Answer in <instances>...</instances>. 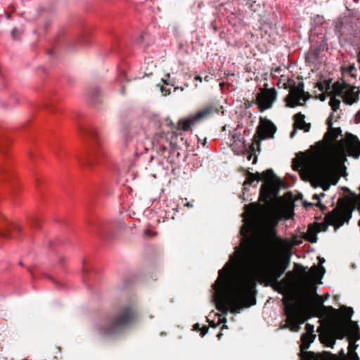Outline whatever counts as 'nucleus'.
<instances>
[{"instance_id": "9b49d317", "label": "nucleus", "mask_w": 360, "mask_h": 360, "mask_svg": "<svg viewBox=\"0 0 360 360\" xmlns=\"http://www.w3.org/2000/svg\"><path fill=\"white\" fill-rule=\"evenodd\" d=\"M294 160L293 169L295 170H299L302 169L309 174H314L317 172V169L315 165V160L313 157L307 155L303 153H300L297 155V164H295Z\"/></svg>"}, {"instance_id": "0e129e2a", "label": "nucleus", "mask_w": 360, "mask_h": 360, "mask_svg": "<svg viewBox=\"0 0 360 360\" xmlns=\"http://www.w3.org/2000/svg\"><path fill=\"white\" fill-rule=\"evenodd\" d=\"M301 243H302V241H301V240H298V241H295V245H300Z\"/></svg>"}, {"instance_id": "b1692460", "label": "nucleus", "mask_w": 360, "mask_h": 360, "mask_svg": "<svg viewBox=\"0 0 360 360\" xmlns=\"http://www.w3.org/2000/svg\"><path fill=\"white\" fill-rule=\"evenodd\" d=\"M89 95H90L91 101L93 103L100 102V98H101V91L98 88H93L90 91Z\"/></svg>"}, {"instance_id": "13d9d810", "label": "nucleus", "mask_w": 360, "mask_h": 360, "mask_svg": "<svg viewBox=\"0 0 360 360\" xmlns=\"http://www.w3.org/2000/svg\"><path fill=\"white\" fill-rule=\"evenodd\" d=\"M194 328L195 330H200V325L199 323H196L194 325Z\"/></svg>"}, {"instance_id": "20e7f679", "label": "nucleus", "mask_w": 360, "mask_h": 360, "mask_svg": "<svg viewBox=\"0 0 360 360\" xmlns=\"http://www.w3.org/2000/svg\"><path fill=\"white\" fill-rule=\"evenodd\" d=\"M137 319L136 308L127 304L120 307L114 314L108 316L103 323L96 326L99 335L110 338L120 334Z\"/></svg>"}, {"instance_id": "f03ea898", "label": "nucleus", "mask_w": 360, "mask_h": 360, "mask_svg": "<svg viewBox=\"0 0 360 360\" xmlns=\"http://www.w3.org/2000/svg\"><path fill=\"white\" fill-rule=\"evenodd\" d=\"M231 266L228 262L219 271V276L212 288L214 290L213 300L216 308L222 314L240 313L243 308L256 304L255 281L250 276L240 274L230 280Z\"/></svg>"}, {"instance_id": "cd10ccee", "label": "nucleus", "mask_w": 360, "mask_h": 360, "mask_svg": "<svg viewBox=\"0 0 360 360\" xmlns=\"http://www.w3.org/2000/svg\"><path fill=\"white\" fill-rule=\"evenodd\" d=\"M84 132L87 134L89 136H91L95 141V143H99L98 134L95 129H84Z\"/></svg>"}, {"instance_id": "0eeeda50", "label": "nucleus", "mask_w": 360, "mask_h": 360, "mask_svg": "<svg viewBox=\"0 0 360 360\" xmlns=\"http://www.w3.org/2000/svg\"><path fill=\"white\" fill-rule=\"evenodd\" d=\"M276 127L269 120L260 117L259 124L257 127L253 141L256 143L258 150H260V141L266 139L274 138Z\"/></svg>"}, {"instance_id": "39448f33", "label": "nucleus", "mask_w": 360, "mask_h": 360, "mask_svg": "<svg viewBox=\"0 0 360 360\" xmlns=\"http://www.w3.org/2000/svg\"><path fill=\"white\" fill-rule=\"evenodd\" d=\"M285 305L284 314L286 316L285 323L281 325V328H288L291 331L298 332L300 330V325L303 323L304 320L301 319L300 304L294 301L292 297L284 298L283 300Z\"/></svg>"}, {"instance_id": "8fccbe9b", "label": "nucleus", "mask_w": 360, "mask_h": 360, "mask_svg": "<svg viewBox=\"0 0 360 360\" xmlns=\"http://www.w3.org/2000/svg\"><path fill=\"white\" fill-rule=\"evenodd\" d=\"M296 132H297V128L294 127L292 131H291V133H290V137L292 138L295 135Z\"/></svg>"}, {"instance_id": "a211bd4d", "label": "nucleus", "mask_w": 360, "mask_h": 360, "mask_svg": "<svg viewBox=\"0 0 360 360\" xmlns=\"http://www.w3.org/2000/svg\"><path fill=\"white\" fill-rule=\"evenodd\" d=\"M340 321L343 324L345 330V337L348 335L350 338H353L354 341H356L360 338L359 336V328L356 323L352 321L345 322L340 319Z\"/></svg>"}, {"instance_id": "4468645a", "label": "nucleus", "mask_w": 360, "mask_h": 360, "mask_svg": "<svg viewBox=\"0 0 360 360\" xmlns=\"http://www.w3.org/2000/svg\"><path fill=\"white\" fill-rule=\"evenodd\" d=\"M105 150L101 148L100 150L95 149L94 153L86 159L79 158V163L84 167H86L89 169H92L94 165H98L102 158L105 155Z\"/></svg>"}, {"instance_id": "a878e982", "label": "nucleus", "mask_w": 360, "mask_h": 360, "mask_svg": "<svg viewBox=\"0 0 360 360\" xmlns=\"http://www.w3.org/2000/svg\"><path fill=\"white\" fill-rule=\"evenodd\" d=\"M316 86L319 88V89L323 92L325 90L328 91L330 89V80L325 81L324 83L317 82Z\"/></svg>"}, {"instance_id": "c85d7f7f", "label": "nucleus", "mask_w": 360, "mask_h": 360, "mask_svg": "<svg viewBox=\"0 0 360 360\" xmlns=\"http://www.w3.org/2000/svg\"><path fill=\"white\" fill-rule=\"evenodd\" d=\"M329 104L333 111H337L340 108V101L337 99L335 96H333L330 98Z\"/></svg>"}, {"instance_id": "f8f14e48", "label": "nucleus", "mask_w": 360, "mask_h": 360, "mask_svg": "<svg viewBox=\"0 0 360 360\" xmlns=\"http://www.w3.org/2000/svg\"><path fill=\"white\" fill-rule=\"evenodd\" d=\"M224 115L223 107L218 103H210L204 106L194 115V120L198 122L211 117L215 114Z\"/></svg>"}, {"instance_id": "f257e3e1", "label": "nucleus", "mask_w": 360, "mask_h": 360, "mask_svg": "<svg viewBox=\"0 0 360 360\" xmlns=\"http://www.w3.org/2000/svg\"><path fill=\"white\" fill-rule=\"evenodd\" d=\"M244 185L251 186L255 181H262L264 184L260 188V200L269 206L250 203L246 206V212L251 221V225H244L240 231L246 236L251 226L263 227L259 234L246 239V244L240 253L236 255L238 265L248 268L257 276L270 283H277L288 267L290 257L281 256V252L288 245V242L278 236L276 226L280 217L271 223L273 217L270 204L278 197L283 181L276 176L272 169L263 173H252L248 171Z\"/></svg>"}, {"instance_id": "f704fd0d", "label": "nucleus", "mask_w": 360, "mask_h": 360, "mask_svg": "<svg viewBox=\"0 0 360 360\" xmlns=\"http://www.w3.org/2000/svg\"><path fill=\"white\" fill-rule=\"evenodd\" d=\"M20 34H21V32L18 28L15 27L13 29V30L11 32V36L14 40L18 39Z\"/></svg>"}, {"instance_id": "6e6552de", "label": "nucleus", "mask_w": 360, "mask_h": 360, "mask_svg": "<svg viewBox=\"0 0 360 360\" xmlns=\"http://www.w3.org/2000/svg\"><path fill=\"white\" fill-rule=\"evenodd\" d=\"M311 341L302 342L300 348V360H338V356L330 352H323L322 353H315L308 352L307 349L309 347Z\"/></svg>"}, {"instance_id": "c756f323", "label": "nucleus", "mask_w": 360, "mask_h": 360, "mask_svg": "<svg viewBox=\"0 0 360 360\" xmlns=\"http://www.w3.org/2000/svg\"><path fill=\"white\" fill-rule=\"evenodd\" d=\"M316 338V335L314 334H308V333H303L301 337V342H309L311 341V343L314 342V340Z\"/></svg>"}, {"instance_id": "72a5a7b5", "label": "nucleus", "mask_w": 360, "mask_h": 360, "mask_svg": "<svg viewBox=\"0 0 360 360\" xmlns=\"http://www.w3.org/2000/svg\"><path fill=\"white\" fill-rule=\"evenodd\" d=\"M356 341L354 340L353 338H349V345L348 347V353L355 352V349L357 347V345L355 343Z\"/></svg>"}, {"instance_id": "6ab92c4d", "label": "nucleus", "mask_w": 360, "mask_h": 360, "mask_svg": "<svg viewBox=\"0 0 360 360\" xmlns=\"http://www.w3.org/2000/svg\"><path fill=\"white\" fill-rule=\"evenodd\" d=\"M304 118H305V116H304V115L302 114V112H298V113L295 114L293 116V119L295 121L293 127L295 128L302 129L304 132H308L310 130L311 124L307 123L304 121Z\"/></svg>"}, {"instance_id": "2eb2a0df", "label": "nucleus", "mask_w": 360, "mask_h": 360, "mask_svg": "<svg viewBox=\"0 0 360 360\" xmlns=\"http://www.w3.org/2000/svg\"><path fill=\"white\" fill-rule=\"evenodd\" d=\"M295 269L297 271H300V274H302L304 277H307L309 274H310V276L313 278H321L323 276L326 271L323 266H318L314 265L310 269L309 272L307 273L306 271L307 268L302 266V264L297 263H295Z\"/></svg>"}, {"instance_id": "58836bf2", "label": "nucleus", "mask_w": 360, "mask_h": 360, "mask_svg": "<svg viewBox=\"0 0 360 360\" xmlns=\"http://www.w3.org/2000/svg\"><path fill=\"white\" fill-rule=\"evenodd\" d=\"M342 26H343V22H342V20H338L335 22V31L340 32L341 28L342 27Z\"/></svg>"}, {"instance_id": "ddd939ff", "label": "nucleus", "mask_w": 360, "mask_h": 360, "mask_svg": "<svg viewBox=\"0 0 360 360\" xmlns=\"http://www.w3.org/2000/svg\"><path fill=\"white\" fill-rule=\"evenodd\" d=\"M347 138L348 140H341L340 143H345L349 155L356 158L360 155V141L352 134Z\"/></svg>"}, {"instance_id": "69168bd1", "label": "nucleus", "mask_w": 360, "mask_h": 360, "mask_svg": "<svg viewBox=\"0 0 360 360\" xmlns=\"http://www.w3.org/2000/svg\"><path fill=\"white\" fill-rule=\"evenodd\" d=\"M323 190H327L328 188V186H324L323 187Z\"/></svg>"}, {"instance_id": "680f3d73", "label": "nucleus", "mask_w": 360, "mask_h": 360, "mask_svg": "<svg viewBox=\"0 0 360 360\" xmlns=\"http://www.w3.org/2000/svg\"><path fill=\"white\" fill-rule=\"evenodd\" d=\"M319 263H321V264H322L325 262V259L323 258L319 257Z\"/></svg>"}, {"instance_id": "7c9ffc66", "label": "nucleus", "mask_w": 360, "mask_h": 360, "mask_svg": "<svg viewBox=\"0 0 360 360\" xmlns=\"http://www.w3.org/2000/svg\"><path fill=\"white\" fill-rule=\"evenodd\" d=\"M134 166V162L131 159H128L126 162H123L122 169L123 172H129Z\"/></svg>"}, {"instance_id": "a18cd8bd", "label": "nucleus", "mask_w": 360, "mask_h": 360, "mask_svg": "<svg viewBox=\"0 0 360 360\" xmlns=\"http://www.w3.org/2000/svg\"><path fill=\"white\" fill-rule=\"evenodd\" d=\"M291 81H292L291 79H289L288 82H285V83H284V84H283V88H284L285 89H289L290 90V88L292 86H291V85H290V82H291Z\"/></svg>"}, {"instance_id": "c9c22d12", "label": "nucleus", "mask_w": 360, "mask_h": 360, "mask_svg": "<svg viewBox=\"0 0 360 360\" xmlns=\"http://www.w3.org/2000/svg\"><path fill=\"white\" fill-rule=\"evenodd\" d=\"M311 98V95L309 92L304 91V94H300V98H299V102L300 101H303L304 102H306Z\"/></svg>"}, {"instance_id": "1a4fd4ad", "label": "nucleus", "mask_w": 360, "mask_h": 360, "mask_svg": "<svg viewBox=\"0 0 360 360\" xmlns=\"http://www.w3.org/2000/svg\"><path fill=\"white\" fill-rule=\"evenodd\" d=\"M277 91L274 88L261 89V92L256 96V101L259 112L269 109L272 107L274 102L276 100Z\"/></svg>"}, {"instance_id": "7ed1b4c3", "label": "nucleus", "mask_w": 360, "mask_h": 360, "mask_svg": "<svg viewBox=\"0 0 360 360\" xmlns=\"http://www.w3.org/2000/svg\"><path fill=\"white\" fill-rule=\"evenodd\" d=\"M316 287L311 285L309 288V292L316 297L313 307L317 313V316H327L324 330L319 335V340L322 344L328 347H333L336 340H342L345 337V330L343 324L340 321V312L331 306L323 304V300L316 294Z\"/></svg>"}, {"instance_id": "412c9836", "label": "nucleus", "mask_w": 360, "mask_h": 360, "mask_svg": "<svg viewBox=\"0 0 360 360\" xmlns=\"http://www.w3.org/2000/svg\"><path fill=\"white\" fill-rule=\"evenodd\" d=\"M196 122H198V121L194 120V115L189 118L180 120L177 124V129L188 131Z\"/></svg>"}, {"instance_id": "603ef678", "label": "nucleus", "mask_w": 360, "mask_h": 360, "mask_svg": "<svg viewBox=\"0 0 360 360\" xmlns=\"http://www.w3.org/2000/svg\"><path fill=\"white\" fill-rule=\"evenodd\" d=\"M355 70V68L354 66H350L349 68V72H350V75L352 76V77H355L353 74H352V71Z\"/></svg>"}, {"instance_id": "3c124183", "label": "nucleus", "mask_w": 360, "mask_h": 360, "mask_svg": "<svg viewBox=\"0 0 360 360\" xmlns=\"http://www.w3.org/2000/svg\"><path fill=\"white\" fill-rule=\"evenodd\" d=\"M226 321L227 320L225 317L219 318V323H225Z\"/></svg>"}, {"instance_id": "bb28decb", "label": "nucleus", "mask_w": 360, "mask_h": 360, "mask_svg": "<svg viewBox=\"0 0 360 360\" xmlns=\"http://www.w3.org/2000/svg\"><path fill=\"white\" fill-rule=\"evenodd\" d=\"M245 5L253 12H256L259 8V4L255 0H247Z\"/></svg>"}, {"instance_id": "338daca9", "label": "nucleus", "mask_w": 360, "mask_h": 360, "mask_svg": "<svg viewBox=\"0 0 360 360\" xmlns=\"http://www.w3.org/2000/svg\"><path fill=\"white\" fill-rule=\"evenodd\" d=\"M121 93H122V94H124V89L123 87H122V92H121Z\"/></svg>"}, {"instance_id": "5701e85b", "label": "nucleus", "mask_w": 360, "mask_h": 360, "mask_svg": "<svg viewBox=\"0 0 360 360\" xmlns=\"http://www.w3.org/2000/svg\"><path fill=\"white\" fill-rule=\"evenodd\" d=\"M317 230L316 229L309 226L307 234L304 236V239L310 243H316L317 241Z\"/></svg>"}, {"instance_id": "dca6fc26", "label": "nucleus", "mask_w": 360, "mask_h": 360, "mask_svg": "<svg viewBox=\"0 0 360 360\" xmlns=\"http://www.w3.org/2000/svg\"><path fill=\"white\" fill-rule=\"evenodd\" d=\"M138 133V129L133 126H127L123 129L124 144L127 148L129 145H134Z\"/></svg>"}, {"instance_id": "052dcab7", "label": "nucleus", "mask_w": 360, "mask_h": 360, "mask_svg": "<svg viewBox=\"0 0 360 360\" xmlns=\"http://www.w3.org/2000/svg\"><path fill=\"white\" fill-rule=\"evenodd\" d=\"M319 98H320V100L322 101H323L325 100V96L323 94L321 95Z\"/></svg>"}, {"instance_id": "de8ad7c7", "label": "nucleus", "mask_w": 360, "mask_h": 360, "mask_svg": "<svg viewBox=\"0 0 360 360\" xmlns=\"http://www.w3.org/2000/svg\"><path fill=\"white\" fill-rule=\"evenodd\" d=\"M0 236L4 238H10V235L8 232H3V231H1L0 232Z\"/></svg>"}, {"instance_id": "774afa93", "label": "nucleus", "mask_w": 360, "mask_h": 360, "mask_svg": "<svg viewBox=\"0 0 360 360\" xmlns=\"http://www.w3.org/2000/svg\"><path fill=\"white\" fill-rule=\"evenodd\" d=\"M291 274H292V272H290H290H288V273L287 274V276H290Z\"/></svg>"}, {"instance_id": "473e14b6", "label": "nucleus", "mask_w": 360, "mask_h": 360, "mask_svg": "<svg viewBox=\"0 0 360 360\" xmlns=\"http://www.w3.org/2000/svg\"><path fill=\"white\" fill-rule=\"evenodd\" d=\"M314 205H316V206H317V207H320V208H321V210L322 211H324V210H326L327 209V208H326V207L325 205H322V204L321 203V202H318L316 204H314V203H312V202H304V207L305 208L311 207H313V206H314Z\"/></svg>"}, {"instance_id": "49530a36", "label": "nucleus", "mask_w": 360, "mask_h": 360, "mask_svg": "<svg viewBox=\"0 0 360 360\" xmlns=\"http://www.w3.org/2000/svg\"><path fill=\"white\" fill-rule=\"evenodd\" d=\"M324 195H325V194H324L323 193H322L321 194V196H324ZM312 199H313V200H319H319H320V195H318V194H316H316H314V195H313V196H312Z\"/></svg>"}, {"instance_id": "9d476101", "label": "nucleus", "mask_w": 360, "mask_h": 360, "mask_svg": "<svg viewBox=\"0 0 360 360\" xmlns=\"http://www.w3.org/2000/svg\"><path fill=\"white\" fill-rule=\"evenodd\" d=\"M304 84L303 82H299L297 85H292L288 95L285 98L284 101L286 106L288 108H295L298 105H303L304 104L299 102L301 94H304Z\"/></svg>"}, {"instance_id": "79ce46f5", "label": "nucleus", "mask_w": 360, "mask_h": 360, "mask_svg": "<svg viewBox=\"0 0 360 360\" xmlns=\"http://www.w3.org/2000/svg\"><path fill=\"white\" fill-rule=\"evenodd\" d=\"M208 330H209V327L206 326H204L200 329V336L201 337H204L207 334V333L208 332Z\"/></svg>"}, {"instance_id": "37998d69", "label": "nucleus", "mask_w": 360, "mask_h": 360, "mask_svg": "<svg viewBox=\"0 0 360 360\" xmlns=\"http://www.w3.org/2000/svg\"><path fill=\"white\" fill-rule=\"evenodd\" d=\"M333 114H330V115L329 116V117L327 119V121H326V124L328 126V127L330 129H332V126H333Z\"/></svg>"}, {"instance_id": "bf43d9fd", "label": "nucleus", "mask_w": 360, "mask_h": 360, "mask_svg": "<svg viewBox=\"0 0 360 360\" xmlns=\"http://www.w3.org/2000/svg\"><path fill=\"white\" fill-rule=\"evenodd\" d=\"M340 354L343 357V358H345V352H344V350L342 349L340 352Z\"/></svg>"}, {"instance_id": "e2e57ef3", "label": "nucleus", "mask_w": 360, "mask_h": 360, "mask_svg": "<svg viewBox=\"0 0 360 360\" xmlns=\"http://www.w3.org/2000/svg\"><path fill=\"white\" fill-rule=\"evenodd\" d=\"M239 1V3H241V4H245L247 2V0H238Z\"/></svg>"}, {"instance_id": "4c0bfd02", "label": "nucleus", "mask_w": 360, "mask_h": 360, "mask_svg": "<svg viewBox=\"0 0 360 360\" xmlns=\"http://www.w3.org/2000/svg\"><path fill=\"white\" fill-rule=\"evenodd\" d=\"M32 226L34 229H38L40 227V221L37 218H33L32 219Z\"/></svg>"}, {"instance_id": "6e6d98bb", "label": "nucleus", "mask_w": 360, "mask_h": 360, "mask_svg": "<svg viewBox=\"0 0 360 360\" xmlns=\"http://www.w3.org/2000/svg\"><path fill=\"white\" fill-rule=\"evenodd\" d=\"M4 13L6 15V18L8 20L11 18V14L7 11H4Z\"/></svg>"}, {"instance_id": "ea45409f", "label": "nucleus", "mask_w": 360, "mask_h": 360, "mask_svg": "<svg viewBox=\"0 0 360 360\" xmlns=\"http://www.w3.org/2000/svg\"><path fill=\"white\" fill-rule=\"evenodd\" d=\"M160 90H161V92L162 93V94L165 96H167V95L170 94V93H171L170 88L168 89L167 87L162 86L160 88Z\"/></svg>"}, {"instance_id": "864d4df0", "label": "nucleus", "mask_w": 360, "mask_h": 360, "mask_svg": "<svg viewBox=\"0 0 360 360\" xmlns=\"http://www.w3.org/2000/svg\"><path fill=\"white\" fill-rule=\"evenodd\" d=\"M162 82L166 85H170V83L167 79H162ZM171 86H173V84H171Z\"/></svg>"}, {"instance_id": "a19ab883", "label": "nucleus", "mask_w": 360, "mask_h": 360, "mask_svg": "<svg viewBox=\"0 0 360 360\" xmlns=\"http://www.w3.org/2000/svg\"><path fill=\"white\" fill-rule=\"evenodd\" d=\"M144 234L146 236L152 237L155 236L157 233L149 229H147L144 231Z\"/></svg>"}, {"instance_id": "09e8293b", "label": "nucleus", "mask_w": 360, "mask_h": 360, "mask_svg": "<svg viewBox=\"0 0 360 360\" xmlns=\"http://www.w3.org/2000/svg\"><path fill=\"white\" fill-rule=\"evenodd\" d=\"M212 79V77L209 76V75H206L205 77H204V81L207 82H209L210 81H211Z\"/></svg>"}, {"instance_id": "2f4dec72", "label": "nucleus", "mask_w": 360, "mask_h": 360, "mask_svg": "<svg viewBox=\"0 0 360 360\" xmlns=\"http://www.w3.org/2000/svg\"><path fill=\"white\" fill-rule=\"evenodd\" d=\"M340 128H332L330 129V135L331 136V139L333 141L336 140V139L341 134Z\"/></svg>"}, {"instance_id": "f3484780", "label": "nucleus", "mask_w": 360, "mask_h": 360, "mask_svg": "<svg viewBox=\"0 0 360 360\" xmlns=\"http://www.w3.org/2000/svg\"><path fill=\"white\" fill-rule=\"evenodd\" d=\"M355 89L356 86L349 85V86L345 90L344 94L341 97L345 104L351 105L359 101L360 91H355Z\"/></svg>"}, {"instance_id": "5fc2aeb1", "label": "nucleus", "mask_w": 360, "mask_h": 360, "mask_svg": "<svg viewBox=\"0 0 360 360\" xmlns=\"http://www.w3.org/2000/svg\"><path fill=\"white\" fill-rule=\"evenodd\" d=\"M195 80H198V81H200V82L202 81V78L200 75H197V76L195 77Z\"/></svg>"}, {"instance_id": "423d86ee", "label": "nucleus", "mask_w": 360, "mask_h": 360, "mask_svg": "<svg viewBox=\"0 0 360 360\" xmlns=\"http://www.w3.org/2000/svg\"><path fill=\"white\" fill-rule=\"evenodd\" d=\"M351 217V213L345 210L335 208L328 212L325 217V223L317 224V232L326 231L328 225L334 226L335 229L342 226L345 221H348Z\"/></svg>"}, {"instance_id": "393cba45", "label": "nucleus", "mask_w": 360, "mask_h": 360, "mask_svg": "<svg viewBox=\"0 0 360 360\" xmlns=\"http://www.w3.org/2000/svg\"><path fill=\"white\" fill-rule=\"evenodd\" d=\"M255 145H257L255 142H254V141H252L251 146H250V150H251V153H249L248 155V157H247V159L248 160H250L252 158H254V160H253V162H252V164H256L257 163V156L255 154Z\"/></svg>"}, {"instance_id": "4d7b16f0", "label": "nucleus", "mask_w": 360, "mask_h": 360, "mask_svg": "<svg viewBox=\"0 0 360 360\" xmlns=\"http://www.w3.org/2000/svg\"><path fill=\"white\" fill-rule=\"evenodd\" d=\"M13 229L15 230H17V231H20V227L19 226H18V225H14Z\"/></svg>"}, {"instance_id": "aec40b11", "label": "nucleus", "mask_w": 360, "mask_h": 360, "mask_svg": "<svg viewBox=\"0 0 360 360\" xmlns=\"http://www.w3.org/2000/svg\"><path fill=\"white\" fill-rule=\"evenodd\" d=\"M349 86V84L338 81L333 84V91L330 93V96L341 97L344 94L345 90Z\"/></svg>"}, {"instance_id": "e433bc0d", "label": "nucleus", "mask_w": 360, "mask_h": 360, "mask_svg": "<svg viewBox=\"0 0 360 360\" xmlns=\"http://www.w3.org/2000/svg\"><path fill=\"white\" fill-rule=\"evenodd\" d=\"M306 333L308 334H314V326L309 323H307L305 326Z\"/></svg>"}, {"instance_id": "4be33fe9", "label": "nucleus", "mask_w": 360, "mask_h": 360, "mask_svg": "<svg viewBox=\"0 0 360 360\" xmlns=\"http://www.w3.org/2000/svg\"><path fill=\"white\" fill-rule=\"evenodd\" d=\"M338 310L340 312L339 318L341 320L344 321L346 323L352 321L351 318L354 313L353 309L352 307H347L343 306L342 307H341V311L339 309H338Z\"/></svg>"}, {"instance_id": "c03bdc74", "label": "nucleus", "mask_w": 360, "mask_h": 360, "mask_svg": "<svg viewBox=\"0 0 360 360\" xmlns=\"http://www.w3.org/2000/svg\"><path fill=\"white\" fill-rule=\"evenodd\" d=\"M355 123L359 124L360 123V110L356 112L354 118Z\"/></svg>"}]
</instances>
